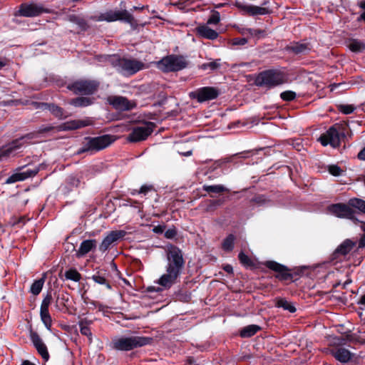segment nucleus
<instances>
[{"label": "nucleus", "instance_id": "nucleus-1", "mask_svg": "<svg viewBox=\"0 0 365 365\" xmlns=\"http://www.w3.org/2000/svg\"><path fill=\"white\" fill-rule=\"evenodd\" d=\"M184 265L185 260L182 251L175 246H168L165 272L160 276L156 283L164 289H170L178 282Z\"/></svg>", "mask_w": 365, "mask_h": 365}, {"label": "nucleus", "instance_id": "nucleus-2", "mask_svg": "<svg viewBox=\"0 0 365 365\" xmlns=\"http://www.w3.org/2000/svg\"><path fill=\"white\" fill-rule=\"evenodd\" d=\"M114 139L110 135H103L98 137H86L82 143L78 153H90L91 154L98 152L108 147Z\"/></svg>", "mask_w": 365, "mask_h": 365}, {"label": "nucleus", "instance_id": "nucleus-3", "mask_svg": "<svg viewBox=\"0 0 365 365\" xmlns=\"http://www.w3.org/2000/svg\"><path fill=\"white\" fill-rule=\"evenodd\" d=\"M286 81V77L282 72L276 70H267L258 74L255 79V84L257 86L271 88L282 85Z\"/></svg>", "mask_w": 365, "mask_h": 365}, {"label": "nucleus", "instance_id": "nucleus-4", "mask_svg": "<svg viewBox=\"0 0 365 365\" xmlns=\"http://www.w3.org/2000/svg\"><path fill=\"white\" fill-rule=\"evenodd\" d=\"M151 338L131 336L129 337H120L113 340V348L118 351H130L150 344Z\"/></svg>", "mask_w": 365, "mask_h": 365}, {"label": "nucleus", "instance_id": "nucleus-5", "mask_svg": "<svg viewBox=\"0 0 365 365\" xmlns=\"http://www.w3.org/2000/svg\"><path fill=\"white\" fill-rule=\"evenodd\" d=\"M188 65L186 58L180 55H169L158 61V68L163 72H175L185 68Z\"/></svg>", "mask_w": 365, "mask_h": 365}, {"label": "nucleus", "instance_id": "nucleus-6", "mask_svg": "<svg viewBox=\"0 0 365 365\" xmlns=\"http://www.w3.org/2000/svg\"><path fill=\"white\" fill-rule=\"evenodd\" d=\"M97 20L99 21H105L107 22L120 21L128 23L131 26L137 24L133 15L127 10H109L100 14L97 16Z\"/></svg>", "mask_w": 365, "mask_h": 365}, {"label": "nucleus", "instance_id": "nucleus-7", "mask_svg": "<svg viewBox=\"0 0 365 365\" xmlns=\"http://www.w3.org/2000/svg\"><path fill=\"white\" fill-rule=\"evenodd\" d=\"M116 66L120 72L128 76L133 75L147 68L144 63L132 58H119Z\"/></svg>", "mask_w": 365, "mask_h": 365}, {"label": "nucleus", "instance_id": "nucleus-8", "mask_svg": "<svg viewBox=\"0 0 365 365\" xmlns=\"http://www.w3.org/2000/svg\"><path fill=\"white\" fill-rule=\"evenodd\" d=\"M99 83L96 81L79 80L67 86V88L73 91L75 94L89 95L94 93Z\"/></svg>", "mask_w": 365, "mask_h": 365}, {"label": "nucleus", "instance_id": "nucleus-9", "mask_svg": "<svg viewBox=\"0 0 365 365\" xmlns=\"http://www.w3.org/2000/svg\"><path fill=\"white\" fill-rule=\"evenodd\" d=\"M154 128L155 125L151 122L134 127L128 135L127 140L133 143L145 140L153 133Z\"/></svg>", "mask_w": 365, "mask_h": 365}, {"label": "nucleus", "instance_id": "nucleus-10", "mask_svg": "<svg viewBox=\"0 0 365 365\" xmlns=\"http://www.w3.org/2000/svg\"><path fill=\"white\" fill-rule=\"evenodd\" d=\"M328 211L331 215L351 220L354 222L357 221L355 217V213L348 204L336 203L328 207Z\"/></svg>", "mask_w": 365, "mask_h": 365}, {"label": "nucleus", "instance_id": "nucleus-11", "mask_svg": "<svg viewBox=\"0 0 365 365\" xmlns=\"http://www.w3.org/2000/svg\"><path fill=\"white\" fill-rule=\"evenodd\" d=\"M219 91L213 87H202L189 93L192 99H196L199 103L215 99L219 96Z\"/></svg>", "mask_w": 365, "mask_h": 365}, {"label": "nucleus", "instance_id": "nucleus-12", "mask_svg": "<svg viewBox=\"0 0 365 365\" xmlns=\"http://www.w3.org/2000/svg\"><path fill=\"white\" fill-rule=\"evenodd\" d=\"M49 9L46 8L43 5L36 3L22 4H21L19 13L22 16L34 17L43 13H50Z\"/></svg>", "mask_w": 365, "mask_h": 365}, {"label": "nucleus", "instance_id": "nucleus-13", "mask_svg": "<svg viewBox=\"0 0 365 365\" xmlns=\"http://www.w3.org/2000/svg\"><path fill=\"white\" fill-rule=\"evenodd\" d=\"M319 140L324 146L330 145L333 148H336L340 144L339 133L335 126L331 127L325 133L319 137Z\"/></svg>", "mask_w": 365, "mask_h": 365}, {"label": "nucleus", "instance_id": "nucleus-14", "mask_svg": "<svg viewBox=\"0 0 365 365\" xmlns=\"http://www.w3.org/2000/svg\"><path fill=\"white\" fill-rule=\"evenodd\" d=\"M107 100L115 109L122 111L131 110L136 106L135 102L130 101L123 96H111Z\"/></svg>", "mask_w": 365, "mask_h": 365}, {"label": "nucleus", "instance_id": "nucleus-15", "mask_svg": "<svg viewBox=\"0 0 365 365\" xmlns=\"http://www.w3.org/2000/svg\"><path fill=\"white\" fill-rule=\"evenodd\" d=\"M52 302V297L51 294H47L42 300L40 308V316L42 322L44 324L47 329L51 330L52 319L48 312V307Z\"/></svg>", "mask_w": 365, "mask_h": 365}, {"label": "nucleus", "instance_id": "nucleus-16", "mask_svg": "<svg viewBox=\"0 0 365 365\" xmlns=\"http://www.w3.org/2000/svg\"><path fill=\"white\" fill-rule=\"evenodd\" d=\"M125 235L126 232L124 230H113L110 232L101 243L99 246L100 251L102 252H106L113 243L123 238Z\"/></svg>", "mask_w": 365, "mask_h": 365}, {"label": "nucleus", "instance_id": "nucleus-17", "mask_svg": "<svg viewBox=\"0 0 365 365\" xmlns=\"http://www.w3.org/2000/svg\"><path fill=\"white\" fill-rule=\"evenodd\" d=\"M264 265L267 268L277 272V277L280 279L286 280L291 277V274L289 273L288 268L283 264H281L275 261H267L264 263Z\"/></svg>", "mask_w": 365, "mask_h": 365}, {"label": "nucleus", "instance_id": "nucleus-18", "mask_svg": "<svg viewBox=\"0 0 365 365\" xmlns=\"http://www.w3.org/2000/svg\"><path fill=\"white\" fill-rule=\"evenodd\" d=\"M30 338L38 354L45 361H48L49 359V354L48 352L47 347L38 334L36 332L31 331L30 334Z\"/></svg>", "mask_w": 365, "mask_h": 365}, {"label": "nucleus", "instance_id": "nucleus-19", "mask_svg": "<svg viewBox=\"0 0 365 365\" xmlns=\"http://www.w3.org/2000/svg\"><path fill=\"white\" fill-rule=\"evenodd\" d=\"M38 172V169H34V170L27 169L26 170L23 171V172H17V173L11 175L10 177H9L6 179V182L7 184H11V183H14V182H16L19 181H23L30 177L36 175Z\"/></svg>", "mask_w": 365, "mask_h": 365}, {"label": "nucleus", "instance_id": "nucleus-20", "mask_svg": "<svg viewBox=\"0 0 365 365\" xmlns=\"http://www.w3.org/2000/svg\"><path fill=\"white\" fill-rule=\"evenodd\" d=\"M330 354L341 363H347L350 361L354 356V354L342 347L330 350Z\"/></svg>", "mask_w": 365, "mask_h": 365}, {"label": "nucleus", "instance_id": "nucleus-21", "mask_svg": "<svg viewBox=\"0 0 365 365\" xmlns=\"http://www.w3.org/2000/svg\"><path fill=\"white\" fill-rule=\"evenodd\" d=\"M90 125L89 120H73L67 121L59 126V130H71L78 129Z\"/></svg>", "mask_w": 365, "mask_h": 365}, {"label": "nucleus", "instance_id": "nucleus-22", "mask_svg": "<svg viewBox=\"0 0 365 365\" xmlns=\"http://www.w3.org/2000/svg\"><path fill=\"white\" fill-rule=\"evenodd\" d=\"M97 242L96 240H83L76 251V257H81L86 254H88L90 251L95 249L96 247Z\"/></svg>", "mask_w": 365, "mask_h": 365}, {"label": "nucleus", "instance_id": "nucleus-23", "mask_svg": "<svg viewBox=\"0 0 365 365\" xmlns=\"http://www.w3.org/2000/svg\"><path fill=\"white\" fill-rule=\"evenodd\" d=\"M196 29L197 34L203 38L214 40L218 37V33L207 25L199 26Z\"/></svg>", "mask_w": 365, "mask_h": 365}, {"label": "nucleus", "instance_id": "nucleus-24", "mask_svg": "<svg viewBox=\"0 0 365 365\" xmlns=\"http://www.w3.org/2000/svg\"><path fill=\"white\" fill-rule=\"evenodd\" d=\"M260 327L256 324H250L243 327L240 332V335L242 338H248L254 336L260 330Z\"/></svg>", "mask_w": 365, "mask_h": 365}, {"label": "nucleus", "instance_id": "nucleus-25", "mask_svg": "<svg viewBox=\"0 0 365 365\" xmlns=\"http://www.w3.org/2000/svg\"><path fill=\"white\" fill-rule=\"evenodd\" d=\"M68 21L75 24L76 26V29L81 31L86 30L87 28L86 21L83 18L75 14L68 16Z\"/></svg>", "mask_w": 365, "mask_h": 365}, {"label": "nucleus", "instance_id": "nucleus-26", "mask_svg": "<svg viewBox=\"0 0 365 365\" xmlns=\"http://www.w3.org/2000/svg\"><path fill=\"white\" fill-rule=\"evenodd\" d=\"M243 9L252 16L264 15L268 13L267 9L258 6H245Z\"/></svg>", "mask_w": 365, "mask_h": 365}, {"label": "nucleus", "instance_id": "nucleus-27", "mask_svg": "<svg viewBox=\"0 0 365 365\" xmlns=\"http://www.w3.org/2000/svg\"><path fill=\"white\" fill-rule=\"evenodd\" d=\"M354 243L349 240L344 241L336 250V255H345L348 254L353 248Z\"/></svg>", "mask_w": 365, "mask_h": 365}, {"label": "nucleus", "instance_id": "nucleus-28", "mask_svg": "<svg viewBox=\"0 0 365 365\" xmlns=\"http://www.w3.org/2000/svg\"><path fill=\"white\" fill-rule=\"evenodd\" d=\"M91 321L88 320L86 319H81L78 322V326L81 334L88 336L90 341H91L92 334L90 330L89 326L91 325Z\"/></svg>", "mask_w": 365, "mask_h": 365}, {"label": "nucleus", "instance_id": "nucleus-29", "mask_svg": "<svg viewBox=\"0 0 365 365\" xmlns=\"http://www.w3.org/2000/svg\"><path fill=\"white\" fill-rule=\"evenodd\" d=\"M349 205L351 209H356L365 214V200L361 198L353 197L349 200Z\"/></svg>", "mask_w": 365, "mask_h": 365}, {"label": "nucleus", "instance_id": "nucleus-30", "mask_svg": "<svg viewBox=\"0 0 365 365\" xmlns=\"http://www.w3.org/2000/svg\"><path fill=\"white\" fill-rule=\"evenodd\" d=\"M347 46L352 52L359 53L365 50V43L357 39L350 40Z\"/></svg>", "mask_w": 365, "mask_h": 365}, {"label": "nucleus", "instance_id": "nucleus-31", "mask_svg": "<svg viewBox=\"0 0 365 365\" xmlns=\"http://www.w3.org/2000/svg\"><path fill=\"white\" fill-rule=\"evenodd\" d=\"M276 307L283 308L284 310H287L291 313L296 312L295 307L284 298H278L276 299Z\"/></svg>", "mask_w": 365, "mask_h": 365}, {"label": "nucleus", "instance_id": "nucleus-32", "mask_svg": "<svg viewBox=\"0 0 365 365\" xmlns=\"http://www.w3.org/2000/svg\"><path fill=\"white\" fill-rule=\"evenodd\" d=\"M91 99L87 97H78L70 101V104L76 107H85L91 105Z\"/></svg>", "mask_w": 365, "mask_h": 365}, {"label": "nucleus", "instance_id": "nucleus-33", "mask_svg": "<svg viewBox=\"0 0 365 365\" xmlns=\"http://www.w3.org/2000/svg\"><path fill=\"white\" fill-rule=\"evenodd\" d=\"M290 49L296 54L306 53L310 51L311 48L308 43H297L290 47Z\"/></svg>", "mask_w": 365, "mask_h": 365}, {"label": "nucleus", "instance_id": "nucleus-34", "mask_svg": "<svg viewBox=\"0 0 365 365\" xmlns=\"http://www.w3.org/2000/svg\"><path fill=\"white\" fill-rule=\"evenodd\" d=\"M235 237L233 235H229L222 242V249L225 251L230 252L233 250L234 247V242Z\"/></svg>", "mask_w": 365, "mask_h": 365}, {"label": "nucleus", "instance_id": "nucleus-35", "mask_svg": "<svg viewBox=\"0 0 365 365\" xmlns=\"http://www.w3.org/2000/svg\"><path fill=\"white\" fill-rule=\"evenodd\" d=\"M65 277L66 279L77 282L81 280V275L76 269H70L65 272Z\"/></svg>", "mask_w": 365, "mask_h": 365}, {"label": "nucleus", "instance_id": "nucleus-36", "mask_svg": "<svg viewBox=\"0 0 365 365\" xmlns=\"http://www.w3.org/2000/svg\"><path fill=\"white\" fill-rule=\"evenodd\" d=\"M44 284V279L36 280L31 286L30 291L34 295H38L43 288Z\"/></svg>", "mask_w": 365, "mask_h": 365}, {"label": "nucleus", "instance_id": "nucleus-37", "mask_svg": "<svg viewBox=\"0 0 365 365\" xmlns=\"http://www.w3.org/2000/svg\"><path fill=\"white\" fill-rule=\"evenodd\" d=\"M203 190L207 192L220 193L227 190V188L222 185H204Z\"/></svg>", "mask_w": 365, "mask_h": 365}, {"label": "nucleus", "instance_id": "nucleus-38", "mask_svg": "<svg viewBox=\"0 0 365 365\" xmlns=\"http://www.w3.org/2000/svg\"><path fill=\"white\" fill-rule=\"evenodd\" d=\"M220 59H217V60L210 62V63H203L201 65L200 68L202 70L210 69V70L214 71V70H216L218 68H220Z\"/></svg>", "mask_w": 365, "mask_h": 365}, {"label": "nucleus", "instance_id": "nucleus-39", "mask_svg": "<svg viewBox=\"0 0 365 365\" xmlns=\"http://www.w3.org/2000/svg\"><path fill=\"white\" fill-rule=\"evenodd\" d=\"M41 106L45 108H48L57 117H61L63 115L62 109L57 106L48 105L46 103H42Z\"/></svg>", "mask_w": 365, "mask_h": 365}, {"label": "nucleus", "instance_id": "nucleus-40", "mask_svg": "<svg viewBox=\"0 0 365 365\" xmlns=\"http://www.w3.org/2000/svg\"><path fill=\"white\" fill-rule=\"evenodd\" d=\"M338 109L341 113L348 115L352 113L356 110V107L349 104H341L338 106Z\"/></svg>", "mask_w": 365, "mask_h": 365}, {"label": "nucleus", "instance_id": "nucleus-41", "mask_svg": "<svg viewBox=\"0 0 365 365\" xmlns=\"http://www.w3.org/2000/svg\"><path fill=\"white\" fill-rule=\"evenodd\" d=\"M92 279L93 280L99 284H103V285H106V287L108 289H111V286L110 284V283L108 282V280L105 278V277L103 276H101L98 274H94L93 275L92 277Z\"/></svg>", "mask_w": 365, "mask_h": 365}, {"label": "nucleus", "instance_id": "nucleus-42", "mask_svg": "<svg viewBox=\"0 0 365 365\" xmlns=\"http://www.w3.org/2000/svg\"><path fill=\"white\" fill-rule=\"evenodd\" d=\"M238 258L241 264L245 267H251L253 265V262L252 259L243 252H240Z\"/></svg>", "mask_w": 365, "mask_h": 365}, {"label": "nucleus", "instance_id": "nucleus-43", "mask_svg": "<svg viewBox=\"0 0 365 365\" xmlns=\"http://www.w3.org/2000/svg\"><path fill=\"white\" fill-rule=\"evenodd\" d=\"M280 97L284 101H291L296 98V93L292 91H286L280 94Z\"/></svg>", "mask_w": 365, "mask_h": 365}, {"label": "nucleus", "instance_id": "nucleus-44", "mask_svg": "<svg viewBox=\"0 0 365 365\" xmlns=\"http://www.w3.org/2000/svg\"><path fill=\"white\" fill-rule=\"evenodd\" d=\"M220 20V14L217 11H215L212 14L207 20L208 24H217Z\"/></svg>", "mask_w": 365, "mask_h": 365}, {"label": "nucleus", "instance_id": "nucleus-45", "mask_svg": "<svg viewBox=\"0 0 365 365\" xmlns=\"http://www.w3.org/2000/svg\"><path fill=\"white\" fill-rule=\"evenodd\" d=\"M328 170L330 174H331L334 176H339L341 175L342 170L341 169L335 165H329L328 168Z\"/></svg>", "mask_w": 365, "mask_h": 365}, {"label": "nucleus", "instance_id": "nucleus-46", "mask_svg": "<svg viewBox=\"0 0 365 365\" xmlns=\"http://www.w3.org/2000/svg\"><path fill=\"white\" fill-rule=\"evenodd\" d=\"M153 189V187L151 185H143L140 190L137 191V190H135L132 192L133 195H135V193H139V194H144L145 195L148 192L150 191L151 190Z\"/></svg>", "mask_w": 365, "mask_h": 365}, {"label": "nucleus", "instance_id": "nucleus-47", "mask_svg": "<svg viewBox=\"0 0 365 365\" xmlns=\"http://www.w3.org/2000/svg\"><path fill=\"white\" fill-rule=\"evenodd\" d=\"M177 235V231L175 229H168L165 232V237L168 239H173Z\"/></svg>", "mask_w": 365, "mask_h": 365}, {"label": "nucleus", "instance_id": "nucleus-48", "mask_svg": "<svg viewBox=\"0 0 365 365\" xmlns=\"http://www.w3.org/2000/svg\"><path fill=\"white\" fill-rule=\"evenodd\" d=\"M240 32L243 34V35H245V34H250L251 36H254V35H256V31H255V29H249V28H244V29H242Z\"/></svg>", "mask_w": 365, "mask_h": 365}, {"label": "nucleus", "instance_id": "nucleus-49", "mask_svg": "<svg viewBox=\"0 0 365 365\" xmlns=\"http://www.w3.org/2000/svg\"><path fill=\"white\" fill-rule=\"evenodd\" d=\"M247 43V39L245 38H237L233 39L234 45H245Z\"/></svg>", "mask_w": 365, "mask_h": 365}, {"label": "nucleus", "instance_id": "nucleus-50", "mask_svg": "<svg viewBox=\"0 0 365 365\" xmlns=\"http://www.w3.org/2000/svg\"><path fill=\"white\" fill-rule=\"evenodd\" d=\"M53 128L51 127V126H41V128H39L38 129V133H48L49 131H51V130H53Z\"/></svg>", "mask_w": 365, "mask_h": 365}, {"label": "nucleus", "instance_id": "nucleus-51", "mask_svg": "<svg viewBox=\"0 0 365 365\" xmlns=\"http://www.w3.org/2000/svg\"><path fill=\"white\" fill-rule=\"evenodd\" d=\"M71 184L73 185V186H78L79 183H80V181L78 178H71Z\"/></svg>", "mask_w": 365, "mask_h": 365}, {"label": "nucleus", "instance_id": "nucleus-52", "mask_svg": "<svg viewBox=\"0 0 365 365\" xmlns=\"http://www.w3.org/2000/svg\"><path fill=\"white\" fill-rule=\"evenodd\" d=\"M223 269L227 272V273H232L233 272V268L230 264H226L224 266Z\"/></svg>", "mask_w": 365, "mask_h": 365}, {"label": "nucleus", "instance_id": "nucleus-53", "mask_svg": "<svg viewBox=\"0 0 365 365\" xmlns=\"http://www.w3.org/2000/svg\"><path fill=\"white\" fill-rule=\"evenodd\" d=\"M358 158L360 159V160H365V148L364 149H362L358 154Z\"/></svg>", "mask_w": 365, "mask_h": 365}, {"label": "nucleus", "instance_id": "nucleus-54", "mask_svg": "<svg viewBox=\"0 0 365 365\" xmlns=\"http://www.w3.org/2000/svg\"><path fill=\"white\" fill-rule=\"evenodd\" d=\"M153 231L156 233L163 232V228L160 226L155 227Z\"/></svg>", "mask_w": 365, "mask_h": 365}, {"label": "nucleus", "instance_id": "nucleus-55", "mask_svg": "<svg viewBox=\"0 0 365 365\" xmlns=\"http://www.w3.org/2000/svg\"><path fill=\"white\" fill-rule=\"evenodd\" d=\"M359 304L365 306V295L361 297Z\"/></svg>", "mask_w": 365, "mask_h": 365}, {"label": "nucleus", "instance_id": "nucleus-56", "mask_svg": "<svg viewBox=\"0 0 365 365\" xmlns=\"http://www.w3.org/2000/svg\"><path fill=\"white\" fill-rule=\"evenodd\" d=\"M6 66V62L3 60L0 59V69Z\"/></svg>", "mask_w": 365, "mask_h": 365}, {"label": "nucleus", "instance_id": "nucleus-57", "mask_svg": "<svg viewBox=\"0 0 365 365\" xmlns=\"http://www.w3.org/2000/svg\"><path fill=\"white\" fill-rule=\"evenodd\" d=\"M21 365H35V364H32L31 362H30L29 361H24L21 364Z\"/></svg>", "mask_w": 365, "mask_h": 365}, {"label": "nucleus", "instance_id": "nucleus-58", "mask_svg": "<svg viewBox=\"0 0 365 365\" xmlns=\"http://www.w3.org/2000/svg\"><path fill=\"white\" fill-rule=\"evenodd\" d=\"M360 6H361L362 9H365V1H361V2L360 3Z\"/></svg>", "mask_w": 365, "mask_h": 365}, {"label": "nucleus", "instance_id": "nucleus-59", "mask_svg": "<svg viewBox=\"0 0 365 365\" xmlns=\"http://www.w3.org/2000/svg\"><path fill=\"white\" fill-rule=\"evenodd\" d=\"M255 31H256V35L255 36H259V35H260L261 34L263 33V31H261V30H255Z\"/></svg>", "mask_w": 365, "mask_h": 365}, {"label": "nucleus", "instance_id": "nucleus-60", "mask_svg": "<svg viewBox=\"0 0 365 365\" xmlns=\"http://www.w3.org/2000/svg\"><path fill=\"white\" fill-rule=\"evenodd\" d=\"M361 18L365 21V11L361 14Z\"/></svg>", "mask_w": 365, "mask_h": 365}]
</instances>
